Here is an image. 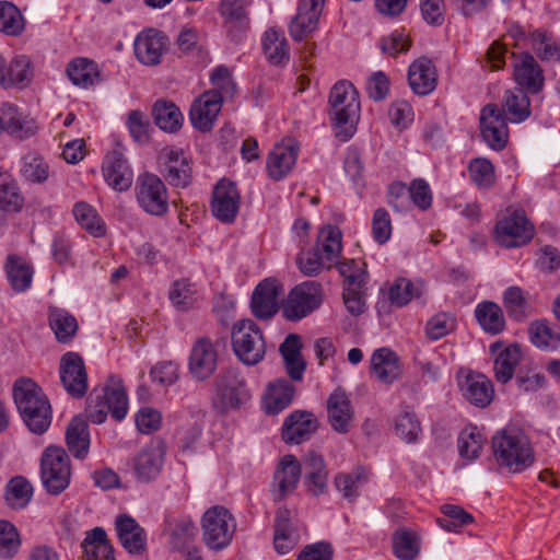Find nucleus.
I'll list each match as a JSON object with an SVG mask.
<instances>
[{"label": "nucleus", "mask_w": 560, "mask_h": 560, "mask_svg": "<svg viewBox=\"0 0 560 560\" xmlns=\"http://www.w3.org/2000/svg\"><path fill=\"white\" fill-rule=\"evenodd\" d=\"M13 398L28 430L45 433L51 423V408L42 389L31 378L21 377L14 383Z\"/></svg>", "instance_id": "obj_1"}, {"label": "nucleus", "mask_w": 560, "mask_h": 560, "mask_svg": "<svg viewBox=\"0 0 560 560\" xmlns=\"http://www.w3.org/2000/svg\"><path fill=\"white\" fill-rule=\"evenodd\" d=\"M492 451L495 463L512 474L522 472L535 460L527 436L515 427L503 429L492 436Z\"/></svg>", "instance_id": "obj_2"}, {"label": "nucleus", "mask_w": 560, "mask_h": 560, "mask_svg": "<svg viewBox=\"0 0 560 560\" xmlns=\"http://www.w3.org/2000/svg\"><path fill=\"white\" fill-rule=\"evenodd\" d=\"M329 106L336 137L348 141L354 135L360 113L359 93L354 85L345 80L337 82L330 90Z\"/></svg>", "instance_id": "obj_3"}, {"label": "nucleus", "mask_w": 560, "mask_h": 560, "mask_svg": "<svg viewBox=\"0 0 560 560\" xmlns=\"http://www.w3.org/2000/svg\"><path fill=\"white\" fill-rule=\"evenodd\" d=\"M86 418L93 423H103L107 415L121 421L128 411V397L120 378L109 376L107 383L101 388H94L86 406Z\"/></svg>", "instance_id": "obj_4"}, {"label": "nucleus", "mask_w": 560, "mask_h": 560, "mask_svg": "<svg viewBox=\"0 0 560 560\" xmlns=\"http://www.w3.org/2000/svg\"><path fill=\"white\" fill-rule=\"evenodd\" d=\"M250 398L245 380L236 369H225L213 384V407L226 413L230 410H237Z\"/></svg>", "instance_id": "obj_5"}, {"label": "nucleus", "mask_w": 560, "mask_h": 560, "mask_svg": "<svg viewBox=\"0 0 560 560\" xmlns=\"http://www.w3.org/2000/svg\"><path fill=\"white\" fill-rule=\"evenodd\" d=\"M201 526L206 546L220 551L230 546L236 529V521L226 508L214 505L205 512Z\"/></svg>", "instance_id": "obj_6"}, {"label": "nucleus", "mask_w": 560, "mask_h": 560, "mask_svg": "<svg viewBox=\"0 0 560 560\" xmlns=\"http://www.w3.org/2000/svg\"><path fill=\"white\" fill-rule=\"evenodd\" d=\"M71 477L70 458L59 446H48L40 458V479L49 494L58 495L63 492Z\"/></svg>", "instance_id": "obj_7"}, {"label": "nucleus", "mask_w": 560, "mask_h": 560, "mask_svg": "<svg viewBox=\"0 0 560 560\" xmlns=\"http://www.w3.org/2000/svg\"><path fill=\"white\" fill-rule=\"evenodd\" d=\"M232 347L236 357L246 365H256L266 353L262 332L252 319H243L234 324Z\"/></svg>", "instance_id": "obj_8"}, {"label": "nucleus", "mask_w": 560, "mask_h": 560, "mask_svg": "<svg viewBox=\"0 0 560 560\" xmlns=\"http://www.w3.org/2000/svg\"><path fill=\"white\" fill-rule=\"evenodd\" d=\"M322 301L320 283L308 280L291 290L282 306V314L289 320H300L318 308Z\"/></svg>", "instance_id": "obj_9"}, {"label": "nucleus", "mask_w": 560, "mask_h": 560, "mask_svg": "<svg viewBox=\"0 0 560 560\" xmlns=\"http://www.w3.org/2000/svg\"><path fill=\"white\" fill-rule=\"evenodd\" d=\"M137 200L140 207L152 215L161 217L168 211V195L162 179L151 173L139 176Z\"/></svg>", "instance_id": "obj_10"}, {"label": "nucleus", "mask_w": 560, "mask_h": 560, "mask_svg": "<svg viewBox=\"0 0 560 560\" xmlns=\"http://www.w3.org/2000/svg\"><path fill=\"white\" fill-rule=\"evenodd\" d=\"M534 236V228L523 211H514L500 220L494 229L495 241L504 247H520Z\"/></svg>", "instance_id": "obj_11"}, {"label": "nucleus", "mask_w": 560, "mask_h": 560, "mask_svg": "<svg viewBox=\"0 0 560 560\" xmlns=\"http://www.w3.org/2000/svg\"><path fill=\"white\" fill-rule=\"evenodd\" d=\"M60 381L66 392L73 398L85 396L88 386V372L82 357L77 352H67L60 359Z\"/></svg>", "instance_id": "obj_12"}, {"label": "nucleus", "mask_w": 560, "mask_h": 560, "mask_svg": "<svg viewBox=\"0 0 560 560\" xmlns=\"http://www.w3.org/2000/svg\"><path fill=\"white\" fill-rule=\"evenodd\" d=\"M159 170L165 180L178 188L187 187L191 182V167L182 150L164 148L158 156Z\"/></svg>", "instance_id": "obj_13"}, {"label": "nucleus", "mask_w": 560, "mask_h": 560, "mask_svg": "<svg viewBox=\"0 0 560 560\" xmlns=\"http://www.w3.org/2000/svg\"><path fill=\"white\" fill-rule=\"evenodd\" d=\"M480 129L486 143L493 150L505 148L509 130L506 117L495 104L486 105L480 114Z\"/></svg>", "instance_id": "obj_14"}, {"label": "nucleus", "mask_w": 560, "mask_h": 560, "mask_svg": "<svg viewBox=\"0 0 560 560\" xmlns=\"http://www.w3.org/2000/svg\"><path fill=\"white\" fill-rule=\"evenodd\" d=\"M218 366V351L208 337L198 338L192 345L188 370L191 376L200 382L210 378Z\"/></svg>", "instance_id": "obj_15"}, {"label": "nucleus", "mask_w": 560, "mask_h": 560, "mask_svg": "<svg viewBox=\"0 0 560 560\" xmlns=\"http://www.w3.org/2000/svg\"><path fill=\"white\" fill-rule=\"evenodd\" d=\"M240 209V194L236 185L228 179H221L212 192V214L223 223L235 221Z\"/></svg>", "instance_id": "obj_16"}, {"label": "nucleus", "mask_w": 560, "mask_h": 560, "mask_svg": "<svg viewBox=\"0 0 560 560\" xmlns=\"http://www.w3.org/2000/svg\"><path fill=\"white\" fill-rule=\"evenodd\" d=\"M168 46V37L156 28L140 32L135 39L137 59L145 66H156Z\"/></svg>", "instance_id": "obj_17"}, {"label": "nucleus", "mask_w": 560, "mask_h": 560, "mask_svg": "<svg viewBox=\"0 0 560 560\" xmlns=\"http://www.w3.org/2000/svg\"><path fill=\"white\" fill-rule=\"evenodd\" d=\"M325 0H300L289 26L291 37L301 42L317 28Z\"/></svg>", "instance_id": "obj_18"}, {"label": "nucleus", "mask_w": 560, "mask_h": 560, "mask_svg": "<svg viewBox=\"0 0 560 560\" xmlns=\"http://www.w3.org/2000/svg\"><path fill=\"white\" fill-rule=\"evenodd\" d=\"M115 529L121 546L131 555H142L147 550V533L130 515L119 514Z\"/></svg>", "instance_id": "obj_19"}, {"label": "nucleus", "mask_w": 560, "mask_h": 560, "mask_svg": "<svg viewBox=\"0 0 560 560\" xmlns=\"http://www.w3.org/2000/svg\"><path fill=\"white\" fill-rule=\"evenodd\" d=\"M281 285L276 279L267 278L258 283L252 295L253 314L260 319L272 317L278 312Z\"/></svg>", "instance_id": "obj_20"}, {"label": "nucleus", "mask_w": 560, "mask_h": 560, "mask_svg": "<svg viewBox=\"0 0 560 560\" xmlns=\"http://www.w3.org/2000/svg\"><path fill=\"white\" fill-rule=\"evenodd\" d=\"M301 474L302 465L295 456H283L273 475V500L281 501L292 493L298 486Z\"/></svg>", "instance_id": "obj_21"}, {"label": "nucleus", "mask_w": 560, "mask_h": 560, "mask_svg": "<svg viewBox=\"0 0 560 560\" xmlns=\"http://www.w3.org/2000/svg\"><path fill=\"white\" fill-rule=\"evenodd\" d=\"M102 171L108 186L116 191H125L132 185V171L118 150H113L105 156Z\"/></svg>", "instance_id": "obj_22"}, {"label": "nucleus", "mask_w": 560, "mask_h": 560, "mask_svg": "<svg viewBox=\"0 0 560 560\" xmlns=\"http://www.w3.org/2000/svg\"><path fill=\"white\" fill-rule=\"evenodd\" d=\"M164 454V447L160 443H152L143 447L133 459L137 479L141 482L155 479L162 470Z\"/></svg>", "instance_id": "obj_23"}, {"label": "nucleus", "mask_w": 560, "mask_h": 560, "mask_svg": "<svg viewBox=\"0 0 560 560\" xmlns=\"http://www.w3.org/2000/svg\"><path fill=\"white\" fill-rule=\"evenodd\" d=\"M317 428V419L312 412L296 410L287 417L282 439L289 444H300L307 441Z\"/></svg>", "instance_id": "obj_24"}, {"label": "nucleus", "mask_w": 560, "mask_h": 560, "mask_svg": "<svg viewBox=\"0 0 560 560\" xmlns=\"http://www.w3.org/2000/svg\"><path fill=\"white\" fill-rule=\"evenodd\" d=\"M221 105L219 95L202 93L199 98L194 101L189 110L192 126L202 132L211 130L221 110Z\"/></svg>", "instance_id": "obj_25"}, {"label": "nucleus", "mask_w": 560, "mask_h": 560, "mask_svg": "<svg viewBox=\"0 0 560 560\" xmlns=\"http://www.w3.org/2000/svg\"><path fill=\"white\" fill-rule=\"evenodd\" d=\"M0 125L1 132L5 131L19 139L33 136L37 129L33 118L23 115L15 105L10 103H4L0 107Z\"/></svg>", "instance_id": "obj_26"}, {"label": "nucleus", "mask_w": 560, "mask_h": 560, "mask_svg": "<svg viewBox=\"0 0 560 560\" xmlns=\"http://www.w3.org/2000/svg\"><path fill=\"white\" fill-rule=\"evenodd\" d=\"M514 56V79L518 85L532 93H538L544 85L542 69L528 52Z\"/></svg>", "instance_id": "obj_27"}, {"label": "nucleus", "mask_w": 560, "mask_h": 560, "mask_svg": "<svg viewBox=\"0 0 560 560\" xmlns=\"http://www.w3.org/2000/svg\"><path fill=\"white\" fill-rule=\"evenodd\" d=\"M244 0H221L219 12L224 18L228 32L234 42H240L248 28L249 20Z\"/></svg>", "instance_id": "obj_28"}, {"label": "nucleus", "mask_w": 560, "mask_h": 560, "mask_svg": "<svg viewBox=\"0 0 560 560\" xmlns=\"http://www.w3.org/2000/svg\"><path fill=\"white\" fill-rule=\"evenodd\" d=\"M408 82L416 94H430L436 86V70L433 62L427 57L415 60L409 66Z\"/></svg>", "instance_id": "obj_29"}, {"label": "nucleus", "mask_w": 560, "mask_h": 560, "mask_svg": "<svg viewBox=\"0 0 560 560\" xmlns=\"http://www.w3.org/2000/svg\"><path fill=\"white\" fill-rule=\"evenodd\" d=\"M304 485L310 493L317 497L327 489L328 471L324 458L315 452L306 454L302 462Z\"/></svg>", "instance_id": "obj_30"}, {"label": "nucleus", "mask_w": 560, "mask_h": 560, "mask_svg": "<svg viewBox=\"0 0 560 560\" xmlns=\"http://www.w3.org/2000/svg\"><path fill=\"white\" fill-rule=\"evenodd\" d=\"M460 388L466 400L481 408L488 406L494 395L491 381L480 373H469Z\"/></svg>", "instance_id": "obj_31"}, {"label": "nucleus", "mask_w": 560, "mask_h": 560, "mask_svg": "<svg viewBox=\"0 0 560 560\" xmlns=\"http://www.w3.org/2000/svg\"><path fill=\"white\" fill-rule=\"evenodd\" d=\"M298 159V148L293 143L277 144L269 153L267 161V171L275 180L284 178L295 165Z\"/></svg>", "instance_id": "obj_32"}, {"label": "nucleus", "mask_w": 560, "mask_h": 560, "mask_svg": "<svg viewBox=\"0 0 560 560\" xmlns=\"http://www.w3.org/2000/svg\"><path fill=\"white\" fill-rule=\"evenodd\" d=\"M329 423L339 433H347L352 421L353 411L350 400L342 390H335L327 400Z\"/></svg>", "instance_id": "obj_33"}, {"label": "nucleus", "mask_w": 560, "mask_h": 560, "mask_svg": "<svg viewBox=\"0 0 560 560\" xmlns=\"http://www.w3.org/2000/svg\"><path fill=\"white\" fill-rule=\"evenodd\" d=\"M84 560H116L114 547L103 527H94L85 533L81 542Z\"/></svg>", "instance_id": "obj_34"}, {"label": "nucleus", "mask_w": 560, "mask_h": 560, "mask_svg": "<svg viewBox=\"0 0 560 560\" xmlns=\"http://www.w3.org/2000/svg\"><path fill=\"white\" fill-rule=\"evenodd\" d=\"M273 527L275 549L280 555H285L291 551L299 541V534L291 524L289 510L280 509L277 511Z\"/></svg>", "instance_id": "obj_35"}, {"label": "nucleus", "mask_w": 560, "mask_h": 560, "mask_svg": "<svg viewBox=\"0 0 560 560\" xmlns=\"http://www.w3.org/2000/svg\"><path fill=\"white\" fill-rule=\"evenodd\" d=\"M371 368L376 378L384 384H392L400 375L398 357L388 348H380L373 352Z\"/></svg>", "instance_id": "obj_36"}, {"label": "nucleus", "mask_w": 560, "mask_h": 560, "mask_svg": "<svg viewBox=\"0 0 560 560\" xmlns=\"http://www.w3.org/2000/svg\"><path fill=\"white\" fill-rule=\"evenodd\" d=\"M66 442L75 458H85L89 453L90 434L84 417L77 416L71 420L66 431Z\"/></svg>", "instance_id": "obj_37"}, {"label": "nucleus", "mask_w": 560, "mask_h": 560, "mask_svg": "<svg viewBox=\"0 0 560 560\" xmlns=\"http://www.w3.org/2000/svg\"><path fill=\"white\" fill-rule=\"evenodd\" d=\"M48 322L56 339L68 343L75 336L79 325L75 317L67 310L51 306L48 310Z\"/></svg>", "instance_id": "obj_38"}, {"label": "nucleus", "mask_w": 560, "mask_h": 560, "mask_svg": "<svg viewBox=\"0 0 560 560\" xmlns=\"http://www.w3.org/2000/svg\"><path fill=\"white\" fill-rule=\"evenodd\" d=\"M152 117L154 124L165 132H176L183 125V114L180 109L170 101L159 100L152 107Z\"/></svg>", "instance_id": "obj_39"}, {"label": "nucleus", "mask_w": 560, "mask_h": 560, "mask_svg": "<svg viewBox=\"0 0 560 560\" xmlns=\"http://www.w3.org/2000/svg\"><path fill=\"white\" fill-rule=\"evenodd\" d=\"M71 82L82 89H89L101 81L97 65L86 58H75L67 67Z\"/></svg>", "instance_id": "obj_40"}, {"label": "nucleus", "mask_w": 560, "mask_h": 560, "mask_svg": "<svg viewBox=\"0 0 560 560\" xmlns=\"http://www.w3.org/2000/svg\"><path fill=\"white\" fill-rule=\"evenodd\" d=\"M5 272L8 281L15 292H24L31 287L34 270L23 258L10 255L7 259Z\"/></svg>", "instance_id": "obj_41"}, {"label": "nucleus", "mask_w": 560, "mask_h": 560, "mask_svg": "<svg viewBox=\"0 0 560 560\" xmlns=\"http://www.w3.org/2000/svg\"><path fill=\"white\" fill-rule=\"evenodd\" d=\"M503 115L512 122H522L530 115V103L523 89L508 91L503 98Z\"/></svg>", "instance_id": "obj_42"}, {"label": "nucleus", "mask_w": 560, "mask_h": 560, "mask_svg": "<svg viewBox=\"0 0 560 560\" xmlns=\"http://www.w3.org/2000/svg\"><path fill=\"white\" fill-rule=\"evenodd\" d=\"M530 341L545 351H556L560 348V331L548 320H536L528 328Z\"/></svg>", "instance_id": "obj_43"}, {"label": "nucleus", "mask_w": 560, "mask_h": 560, "mask_svg": "<svg viewBox=\"0 0 560 560\" xmlns=\"http://www.w3.org/2000/svg\"><path fill=\"white\" fill-rule=\"evenodd\" d=\"M269 393L266 398V411L276 415L285 409L294 397V386L285 378L277 380L268 386Z\"/></svg>", "instance_id": "obj_44"}, {"label": "nucleus", "mask_w": 560, "mask_h": 560, "mask_svg": "<svg viewBox=\"0 0 560 560\" xmlns=\"http://www.w3.org/2000/svg\"><path fill=\"white\" fill-rule=\"evenodd\" d=\"M521 357V347L518 345H511L499 352L493 366L495 380L502 384L508 383L513 377Z\"/></svg>", "instance_id": "obj_45"}, {"label": "nucleus", "mask_w": 560, "mask_h": 560, "mask_svg": "<svg viewBox=\"0 0 560 560\" xmlns=\"http://www.w3.org/2000/svg\"><path fill=\"white\" fill-rule=\"evenodd\" d=\"M475 316L483 330L490 334H499L504 329L503 312L494 302L485 301L479 303L475 310Z\"/></svg>", "instance_id": "obj_46"}, {"label": "nucleus", "mask_w": 560, "mask_h": 560, "mask_svg": "<svg viewBox=\"0 0 560 560\" xmlns=\"http://www.w3.org/2000/svg\"><path fill=\"white\" fill-rule=\"evenodd\" d=\"M262 48L267 59L276 66L289 61V46L282 34L273 28L266 31L262 38Z\"/></svg>", "instance_id": "obj_47"}, {"label": "nucleus", "mask_w": 560, "mask_h": 560, "mask_svg": "<svg viewBox=\"0 0 560 560\" xmlns=\"http://www.w3.org/2000/svg\"><path fill=\"white\" fill-rule=\"evenodd\" d=\"M168 298L177 311L187 312L194 308L197 303L196 285L187 279L176 280L170 288Z\"/></svg>", "instance_id": "obj_48"}, {"label": "nucleus", "mask_w": 560, "mask_h": 560, "mask_svg": "<svg viewBox=\"0 0 560 560\" xmlns=\"http://www.w3.org/2000/svg\"><path fill=\"white\" fill-rule=\"evenodd\" d=\"M170 545L174 550H183L197 534V527L190 517L167 521Z\"/></svg>", "instance_id": "obj_49"}, {"label": "nucleus", "mask_w": 560, "mask_h": 560, "mask_svg": "<svg viewBox=\"0 0 560 560\" xmlns=\"http://www.w3.org/2000/svg\"><path fill=\"white\" fill-rule=\"evenodd\" d=\"M33 497L32 483L22 476L12 478L5 488V501L11 509H24Z\"/></svg>", "instance_id": "obj_50"}, {"label": "nucleus", "mask_w": 560, "mask_h": 560, "mask_svg": "<svg viewBox=\"0 0 560 560\" xmlns=\"http://www.w3.org/2000/svg\"><path fill=\"white\" fill-rule=\"evenodd\" d=\"M73 215L82 229L93 236L100 237L105 234V223L96 210L86 202H77L73 207Z\"/></svg>", "instance_id": "obj_51"}, {"label": "nucleus", "mask_w": 560, "mask_h": 560, "mask_svg": "<svg viewBox=\"0 0 560 560\" xmlns=\"http://www.w3.org/2000/svg\"><path fill=\"white\" fill-rule=\"evenodd\" d=\"M532 47L542 61L560 60V46L552 39L551 34L536 30L529 35Z\"/></svg>", "instance_id": "obj_52"}, {"label": "nucleus", "mask_w": 560, "mask_h": 560, "mask_svg": "<svg viewBox=\"0 0 560 560\" xmlns=\"http://www.w3.org/2000/svg\"><path fill=\"white\" fill-rule=\"evenodd\" d=\"M20 172L25 180L34 184H43L49 177L47 162L42 156L33 153L23 158Z\"/></svg>", "instance_id": "obj_53"}, {"label": "nucleus", "mask_w": 560, "mask_h": 560, "mask_svg": "<svg viewBox=\"0 0 560 560\" xmlns=\"http://www.w3.org/2000/svg\"><path fill=\"white\" fill-rule=\"evenodd\" d=\"M24 30V19L18 7L11 2H0V31L10 36L20 35Z\"/></svg>", "instance_id": "obj_54"}, {"label": "nucleus", "mask_w": 560, "mask_h": 560, "mask_svg": "<svg viewBox=\"0 0 560 560\" xmlns=\"http://www.w3.org/2000/svg\"><path fill=\"white\" fill-rule=\"evenodd\" d=\"M210 81L213 85L212 90L205 93H213L220 97V103L228 98H232L236 92V84L234 83L231 72L225 66H218L210 75Z\"/></svg>", "instance_id": "obj_55"}, {"label": "nucleus", "mask_w": 560, "mask_h": 560, "mask_svg": "<svg viewBox=\"0 0 560 560\" xmlns=\"http://www.w3.org/2000/svg\"><path fill=\"white\" fill-rule=\"evenodd\" d=\"M395 556L401 560H413L419 552L417 535L407 529H400L393 535Z\"/></svg>", "instance_id": "obj_56"}, {"label": "nucleus", "mask_w": 560, "mask_h": 560, "mask_svg": "<svg viewBox=\"0 0 560 560\" xmlns=\"http://www.w3.org/2000/svg\"><path fill=\"white\" fill-rule=\"evenodd\" d=\"M366 481L365 471L358 467L348 474H339L335 477V486L343 498L352 501L358 495V489Z\"/></svg>", "instance_id": "obj_57"}, {"label": "nucleus", "mask_w": 560, "mask_h": 560, "mask_svg": "<svg viewBox=\"0 0 560 560\" xmlns=\"http://www.w3.org/2000/svg\"><path fill=\"white\" fill-rule=\"evenodd\" d=\"M318 238L323 241L319 247L325 260L331 262L341 253V232L337 226L327 225L319 232Z\"/></svg>", "instance_id": "obj_58"}, {"label": "nucleus", "mask_w": 560, "mask_h": 560, "mask_svg": "<svg viewBox=\"0 0 560 560\" xmlns=\"http://www.w3.org/2000/svg\"><path fill=\"white\" fill-rule=\"evenodd\" d=\"M443 517L438 520L439 525L447 532H457L463 526L471 523L474 517L462 508L452 504H445L442 508Z\"/></svg>", "instance_id": "obj_59"}, {"label": "nucleus", "mask_w": 560, "mask_h": 560, "mask_svg": "<svg viewBox=\"0 0 560 560\" xmlns=\"http://www.w3.org/2000/svg\"><path fill=\"white\" fill-rule=\"evenodd\" d=\"M469 177L480 188H489L493 185L494 167L492 163L483 158L474 159L468 166Z\"/></svg>", "instance_id": "obj_60"}, {"label": "nucleus", "mask_w": 560, "mask_h": 560, "mask_svg": "<svg viewBox=\"0 0 560 560\" xmlns=\"http://www.w3.org/2000/svg\"><path fill=\"white\" fill-rule=\"evenodd\" d=\"M175 46L180 55L203 57L205 49L199 43L198 31L194 27H183L177 35Z\"/></svg>", "instance_id": "obj_61"}, {"label": "nucleus", "mask_w": 560, "mask_h": 560, "mask_svg": "<svg viewBox=\"0 0 560 560\" xmlns=\"http://www.w3.org/2000/svg\"><path fill=\"white\" fill-rule=\"evenodd\" d=\"M503 305L509 316L516 320L523 319L527 306V299L523 289L516 285L509 287L503 293Z\"/></svg>", "instance_id": "obj_62"}, {"label": "nucleus", "mask_w": 560, "mask_h": 560, "mask_svg": "<svg viewBox=\"0 0 560 560\" xmlns=\"http://www.w3.org/2000/svg\"><path fill=\"white\" fill-rule=\"evenodd\" d=\"M21 540L16 527L5 520H0V556L14 557L20 548Z\"/></svg>", "instance_id": "obj_63"}, {"label": "nucleus", "mask_w": 560, "mask_h": 560, "mask_svg": "<svg viewBox=\"0 0 560 560\" xmlns=\"http://www.w3.org/2000/svg\"><path fill=\"white\" fill-rule=\"evenodd\" d=\"M482 436L476 428L464 430L458 436V451L463 458L475 459L479 456L482 447Z\"/></svg>", "instance_id": "obj_64"}]
</instances>
